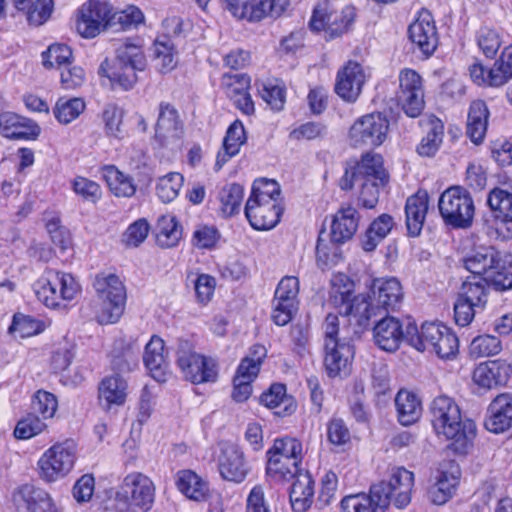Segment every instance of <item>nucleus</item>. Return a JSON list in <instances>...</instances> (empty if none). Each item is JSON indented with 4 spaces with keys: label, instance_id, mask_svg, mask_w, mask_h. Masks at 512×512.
<instances>
[{
    "label": "nucleus",
    "instance_id": "1",
    "mask_svg": "<svg viewBox=\"0 0 512 512\" xmlns=\"http://www.w3.org/2000/svg\"><path fill=\"white\" fill-rule=\"evenodd\" d=\"M464 267L472 274L461 286L459 297L481 307L487 303L488 289H512V256L493 246L480 247L464 258Z\"/></svg>",
    "mask_w": 512,
    "mask_h": 512
},
{
    "label": "nucleus",
    "instance_id": "2",
    "mask_svg": "<svg viewBox=\"0 0 512 512\" xmlns=\"http://www.w3.org/2000/svg\"><path fill=\"white\" fill-rule=\"evenodd\" d=\"M414 475L403 467L392 469L386 479L373 485L369 495H348L340 502L341 512H384L393 503L401 509L411 501Z\"/></svg>",
    "mask_w": 512,
    "mask_h": 512
},
{
    "label": "nucleus",
    "instance_id": "3",
    "mask_svg": "<svg viewBox=\"0 0 512 512\" xmlns=\"http://www.w3.org/2000/svg\"><path fill=\"white\" fill-rule=\"evenodd\" d=\"M431 422L438 435L451 440L450 449L465 455L473 445L476 425L472 420L462 419L459 406L448 396L436 397L430 407Z\"/></svg>",
    "mask_w": 512,
    "mask_h": 512
},
{
    "label": "nucleus",
    "instance_id": "4",
    "mask_svg": "<svg viewBox=\"0 0 512 512\" xmlns=\"http://www.w3.org/2000/svg\"><path fill=\"white\" fill-rule=\"evenodd\" d=\"M388 179L382 156L366 153L355 166L346 168L339 186L342 190L358 186L359 201L365 208L372 209L378 203L380 189L387 184Z\"/></svg>",
    "mask_w": 512,
    "mask_h": 512
},
{
    "label": "nucleus",
    "instance_id": "5",
    "mask_svg": "<svg viewBox=\"0 0 512 512\" xmlns=\"http://www.w3.org/2000/svg\"><path fill=\"white\" fill-rule=\"evenodd\" d=\"M402 299L403 290L397 278H378L373 280L368 296L357 295L348 311L359 314L357 324L367 328L373 318L396 310Z\"/></svg>",
    "mask_w": 512,
    "mask_h": 512
},
{
    "label": "nucleus",
    "instance_id": "6",
    "mask_svg": "<svg viewBox=\"0 0 512 512\" xmlns=\"http://www.w3.org/2000/svg\"><path fill=\"white\" fill-rule=\"evenodd\" d=\"M146 67V58L141 46L126 40L116 49V57L112 63L105 59L98 70L101 76L107 77L112 86L130 90L137 82V71Z\"/></svg>",
    "mask_w": 512,
    "mask_h": 512
},
{
    "label": "nucleus",
    "instance_id": "7",
    "mask_svg": "<svg viewBox=\"0 0 512 512\" xmlns=\"http://www.w3.org/2000/svg\"><path fill=\"white\" fill-rule=\"evenodd\" d=\"M97 298L93 303L96 321L101 324L116 323L122 316L126 302V290L115 274H98L93 283Z\"/></svg>",
    "mask_w": 512,
    "mask_h": 512
},
{
    "label": "nucleus",
    "instance_id": "8",
    "mask_svg": "<svg viewBox=\"0 0 512 512\" xmlns=\"http://www.w3.org/2000/svg\"><path fill=\"white\" fill-rule=\"evenodd\" d=\"M409 345L418 351L434 352L441 359H452L458 353L457 336L445 325L426 322L419 331L417 325L408 330Z\"/></svg>",
    "mask_w": 512,
    "mask_h": 512
},
{
    "label": "nucleus",
    "instance_id": "9",
    "mask_svg": "<svg viewBox=\"0 0 512 512\" xmlns=\"http://www.w3.org/2000/svg\"><path fill=\"white\" fill-rule=\"evenodd\" d=\"M303 447L299 440L291 437L274 440L267 451L266 473L277 480H288L304 473L299 465L302 462Z\"/></svg>",
    "mask_w": 512,
    "mask_h": 512
},
{
    "label": "nucleus",
    "instance_id": "10",
    "mask_svg": "<svg viewBox=\"0 0 512 512\" xmlns=\"http://www.w3.org/2000/svg\"><path fill=\"white\" fill-rule=\"evenodd\" d=\"M154 499V483L140 472L126 475L116 492V501L121 511L146 512L151 509Z\"/></svg>",
    "mask_w": 512,
    "mask_h": 512
},
{
    "label": "nucleus",
    "instance_id": "11",
    "mask_svg": "<svg viewBox=\"0 0 512 512\" xmlns=\"http://www.w3.org/2000/svg\"><path fill=\"white\" fill-rule=\"evenodd\" d=\"M438 208L446 225L455 229H467L472 225L475 206L466 189L460 186L446 189L440 195Z\"/></svg>",
    "mask_w": 512,
    "mask_h": 512
},
{
    "label": "nucleus",
    "instance_id": "12",
    "mask_svg": "<svg viewBox=\"0 0 512 512\" xmlns=\"http://www.w3.org/2000/svg\"><path fill=\"white\" fill-rule=\"evenodd\" d=\"M176 363L183 377L193 384L215 382L218 377L217 363L195 351L188 340H180L176 352Z\"/></svg>",
    "mask_w": 512,
    "mask_h": 512
},
{
    "label": "nucleus",
    "instance_id": "13",
    "mask_svg": "<svg viewBox=\"0 0 512 512\" xmlns=\"http://www.w3.org/2000/svg\"><path fill=\"white\" fill-rule=\"evenodd\" d=\"M76 459V446L73 441L56 443L38 460L40 477L46 482H55L72 471Z\"/></svg>",
    "mask_w": 512,
    "mask_h": 512
},
{
    "label": "nucleus",
    "instance_id": "14",
    "mask_svg": "<svg viewBox=\"0 0 512 512\" xmlns=\"http://www.w3.org/2000/svg\"><path fill=\"white\" fill-rule=\"evenodd\" d=\"M354 18V8L346 6L338 11L324 1L314 8L309 26L313 31H324L327 39H334L350 29Z\"/></svg>",
    "mask_w": 512,
    "mask_h": 512
},
{
    "label": "nucleus",
    "instance_id": "15",
    "mask_svg": "<svg viewBox=\"0 0 512 512\" xmlns=\"http://www.w3.org/2000/svg\"><path fill=\"white\" fill-rule=\"evenodd\" d=\"M389 130V120L381 113H370L358 118L350 127L349 143L355 148L376 147L383 144Z\"/></svg>",
    "mask_w": 512,
    "mask_h": 512
},
{
    "label": "nucleus",
    "instance_id": "16",
    "mask_svg": "<svg viewBox=\"0 0 512 512\" xmlns=\"http://www.w3.org/2000/svg\"><path fill=\"white\" fill-rule=\"evenodd\" d=\"M53 285H63L59 295L64 296V301L74 299L80 292V286L71 274L48 270L34 284L38 300L48 308H57V295L53 292Z\"/></svg>",
    "mask_w": 512,
    "mask_h": 512
},
{
    "label": "nucleus",
    "instance_id": "17",
    "mask_svg": "<svg viewBox=\"0 0 512 512\" xmlns=\"http://www.w3.org/2000/svg\"><path fill=\"white\" fill-rule=\"evenodd\" d=\"M225 4L235 18L259 22L267 17H280L288 0H225Z\"/></svg>",
    "mask_w": 512,
    "mask_h": 512
},
{
    "label": "nucleus",
    "instance_id": "18",
    "mask_svg": "<svg viewBox=\"0 0 512 512\" xmlns=\"http://www.w3.org/2000/svg\"><path fill=\"white\" fill-rule=\"evenodd\" d=\"M398 104L411 118L418 117L424 109V91L420 75L412 69H404L399 74Z\"/></svg>",
    "mask_w": 512,
    "mask_h": 512
},
{
    "label": "nucleus",
    "instance_id": "19",
    "mask_svg": "<svg viewBox=\"0 0 512 512\" xmlns=\"http://www.w3.org/2000/svg\"><path fill=\"white\" fill-rule=\"evenodd\" d=\"M472 81L477 85L500 87L512 79V44L505 47L492 67L474 63L469 68Z\"/></svg>",
    "mask_w": 512,
    "mask_h": 512
},
{
    "label": "nucleus",
    "instance_id": "20",
    "mask_svg": "<svg viewBox=\"0 0 512 512\" xmlns=\"http://www.w3.org/2000/svg\"><path fill=\"white\" fill-rule=\"evenodd\" d=\"M380 317L373 320V338L379 348L393 352L399 348L402 341L405 340L409 344L408 330L411 325H416L415 322L408 320L404 326L396 317L386 314Z\"/></svg>",
    "mask_w": 512,
    "mask_h": 512
},
{
    "label": "nucleus",
    "instance_id": "21",
    "mask_svg": "<svg viewBox=\"0 0 512 512\" xmlns=\"http://www.w3.org/2000/svg\"><path fill=\"white\" fill-rule=\"evenodd\" d=\"M409 39L422 55L431 56L438 46V32L435 21L428 11H422L409 25Z\"/></svg>",
    "mask_w": 512,
    "mask_h": 512
},
{
    "label": "nucleus",
    "instance_id": "22",
    "mask_svg": "<svg viewBox=\"0 0 512 512\" xmlns=\"http://www.w3.org/2000/svg\"><path fill=\"white\" fill-rule=\"evenodd\" d=\"M244 212L255 230H269L280 221L283 207L280 202L257 201L248 198Z\"/></svg>",
    "mask_w": 512,
    "mask_h": 512
},
{
    "label": "nucleus",
    "instance_id": "23",
    "mask_svg": "<svg viewBox=\"0 0 512 512\" xmlns=\"http://www.w3.org/2000/svg\"><path fill=\"white\" fill-rule=\"evenodd\" d=\"M109 18L106 3L90 0L79 9L76 29L84 38H93L99 34L100 28Z\"/></svg>",
    "mask_w": 512,
    "mask_h": 512
},
{
    "label": "nucleus",
    "instance_id": "24",
    "mask_svg": "<svg viewBox=\"0 0 512 512\" xmlns=\"http://www.w3.org/2000/svg\"><path fill=\"white\" fill-rule=\"evenodd\" d=\"M364 83L365 73L362 66L357 62L349 61L338 72L335 92L343 100L354 102L359 97Z\"/></svg>",
    "mask_w": 512,
    "mask_h": 512
},
{
    "label": "nucleus",
    "instance_id": "25",
    "mask_svg": "<svg viewBox=\"0 0 512 512\" xmlns=\"http://www.w3.org/2000/svg\"><path fill=\"white\" fill-rule=\"evenodd\" d=\"M325 357L324 366L330 377L346 376L350 372V366L354 357V347L350 342L343 339V342L331 345L324 344Z\"/></svg>",
    "mask_w": 512,
    "mask_h": 512
},
{
    "label": "nucleus",
    "instance_id": "26",
    "mask_svg": "<svg viewBox=\"0 0 512 512\" xmlns=\"http://www.w3.org/2000/svg\"><path fill=\"white\" fill-rule=\"evenodd\" d=\"M183 133L177 110L169 103H160L155 125V139L161 146L178 141Z\"/></svg>",
    "mask_w": 512,
    "mask_h": 512
},
{
    "label": "nucleus",
    "instance_id": "27",
    "mask_svg": "<svg viewBox=\"0 0 512 512\" xmlns=\"http://www.w3.org/2000/svg\"><path fill=\"white\" fill-rule=\"evenodd\" d=\"M484 425L492 433L500 434L512 427V394L504 393L494 398L488 407Z\"/></svg>",
    "mask_w": 512,
    "mask_h": 512
},
{
    "label": "nucleus",
    "instance_id": "28",
    "mask_svg": "<svg viewBox=\"0 0 512 512\" xmlns=\"http://www.w3.org/2000/svg\"><path fill=\"white\" fill-rule=\"evenodd\" d=\"M511 374L510 364L504 360H493L479 364L473 372V380L480 387L492 389L505 385Z\"/></svg>",
    "mask_w": 512,
    "mask_h": 512
},
{
    "label": "nucleus",
    "instance_id": "29",
    "mask_svg": "<svg viewBox=\"0 0 512 512\" xmlns=\"http://www.w3.org/2000/svg\"><path fill=\"white\" fill-rule=\"evenodd\" d=\"M359 219L360 216L355 207L341 206L331 222V242L342 244L350 240L358 229Z\"/></svg>",
    "mask_w": 512,
    "mask_h": 512
},
{
    "label": "nucleus",
    "instance_id": "30",
    "mask_svg": "<svg viewBox=\"0 0 512 512\" xmlns=\"http://www.w3.org/2000/svg\"><path fill=\"white\" fill-rule=\"evenodd\" d=\"M0 128L9 139L34 140L40 134V127L33 121L12 112L0 114Z\"/></svg>",
    "mask_w": 512,
    "mask_h": 512
},
{
    "label": "nucleus",
    "instance_id": "31",
    "mask_svg": "<svg viewBox=\"0 0 512 512\" xmlns=\"http://www.w3.org/2000/svg\"><path fill=\"white\" fill-rule=\"evenodd\" d=\"M429 207V196L426 190H418L408 197L405 205L406 227L412 237L420 235Z\"/></svg>",
    "mask_w": 512,
    "mask_h": 512
},
{
    "label": "nucleus",
    "instance_id": "32",
    "mask_svg": "<svg viewBox=\"0 0 512 512\" xmlns=\"http://www.w3.org/2000/svg\"><path fill=\"white\" fill-rule=\"evenodd\" d=\"M219 472L225 480L242 482L248 474L243 452L236 446H226L219 457Z\"/></svg>",
    "mask_w": 512,
    "mask_h": 512
},
{
    "label": "nucleus",
    "instance_id": "33",
    "mask_svg": "<svg viewBox=\"0 0 512 512\" xmlns=\"http://www.w3.org/2000/svg\"><path fill=\"white\" fill-rule=\"evenodd\" d=\"M127 381L119 374L105 377L98 387L100 405L109 410L113 406H122L127 398Z\"/></svg>",
    "mask_w": 512,
    "mask_h": 512
},
{
    "label": "nucleus",
    "instance_id": "34",
    "mask_svg": "<svg viewBox=\"0 0 512 512\" xmlns=\"http://www.w3.org/2000/svg\"><path fill=\"white\" fill-rule=\"evenodd\" d=\"M13 499L18 508H25L27 512H52L53 509L49 494L30 484L21 486Z\"/></svg>",
    "mask_w": 512,
    "mask_h": 512
},
{
    "label": "nucleus",
    "instance_id": "35",
    "mask_svg": "<svg viewBox=\"0 0 512 512\" xmlns=\"http://www.w3.org/2000/svg\"><path fill=\"white\" fill-rule=\"evenodd\" d=\"M425 136L418 144L416 151L422 157H433L439 151L444 137V124L434 115L423 120Z\"/></svg>",
    "mask_w": 512,
    "mask_h": 512
},
{
    "label": "nucleus",
    "instance_id": "36",
    "mask_svg": "<svg viewBox=\"0 0 512 512\" xmlns=\"http://www.w3.org/2000/svg\"><path fill=\"white\" fill-rule=\"evenodd\" d=\"M488 118L489 110L486 103L480 99L472 101L468 111L466 135L476 145L484 140Z\"/></svg>",
    "mask_w": 512,
    "mask_h": 512
},
{
    "label": "nucleus",
    "instance_id": "37",
    "mask_svg": "<svg viewBox=\"0 0 512 512\" xmlns=\"http://www.w3.org/2000/svg\"><path fill=\"white\" fill-rule=\"evenodd\" d=\"M459 479L460 470L456 465H451L449 471L440 470L436 482L428 491L432 502L437 505L447 502L455 492Z\"/></svg>",
    "mask_w": 512,
    "mask_h": 512
},
{
    "label": "nucleus",
    "instance_id": "38",
    "mask_svg": "<svg viewBox=\"0 0 512 512\" xmlns=\"http://www.w3.org/2000/svg\"><path fill=\"white\" fill-rule=\"evenodd\" d=\"M353 292L354 283L349 279L348 276L339 273L332 277L331 289L329 292L330 300L336 307L343 308V312L346 315L354 317L357 321L359 319V314L348 311L349 306L353 304L355 298L357 297H352Z\"/></svg>",
    "mask_w": 512,
    "mask_h": 512
},
{
    "label": "nucleus",
    "instance_id": "39",
    "mask_svg": "<svg viewBox=\"0 0 512 512\" xmlns=\"http://www.w3.org/2000/svg\"><path fill=\"white\" fill-rule=\"evenodd\" d=\"M294 477L289 495L291 506L294 512H305L313 501L314 481L307 471Z\"/></svg>",
    "mask_w": 512,
    "mask_h": 512
},
{
    "label": "nucleus",
    "instance_id": "40",
    "mask_svg": "<svg viewBox=\"0 0 512 512\" xmlns=\"http://www.w3.org/2000/svg\"><path fill=\"white\" fill-rule=\"evenodd\" d=\"M143 361L154 379L164 380L167 363L164 355V341L159 336H152L146 344Z\"/></svg>",
    "mask_w": 512,
    "mask_h": 512
},
{
    "label": "nucleus",
    "instance_id": "41",
    "mask_svg": "<svg viewBox=\"0 0 512 512\" xmlns=\"http://www.w3.org/2000/svg\"><path fill=\"white\" fill-rule=\"evenodd\" d=\"M15 9L25 15L33 26L43 25L51 17L54 9L53 0H12Z\"/></svg>",
    "mask_w": 512,
    "mask_h": 512
},
{
    "label": "nucleus",
    "instance_id": "42",
    "mask_svg": "<svg viewBox=\"0 0 512 512\" xmlns=\"http://www.w3.org/2000/svg\"><path fill=\"white\" fill-rule=\"evenodd\" d=\"M487 203L495 219L502 223L512 224V193L501 188H494L489 192ZM506 230L507 233L503 237H512V225L507 227Z\"/></svg>",
    "mask_w": 512,
    "mask_h": 512
},
{
    "label": "nucleus",
    "instance_id": "43",
    "mask_svg": "<svg viewBox=\"0 0 512 512\" xmlns=\"http://www.w3.org/2000/svg\"><path fill=\"white\" fill-rule=\"evenodd\" d=\"M176 486L182 494L194 501H204L209 494L208 484L191 470L177 473Z\"/></svg>",
    "mask_w": 512,
    "mask_h": 512
},
{
    "label": "nucleus",
    "instance_id": "44",
    "mask_svg": "<svg viewBox=\"0 0 512 512\" xmlns=\"http://www.w3.org/2000/svg\"><path fill=\"white\" fill-rule=\"evenodd\" d=\"M395 405L399 422L404 426L415 423L421 416V402L412 392L400 390L395 397Z\"/></svg>",
    "mask_w": 512,
    "mask_h": 512
},
{
    "label": "nucleus",
    "instance_id": "45",
    "mask_svg": "<svg viewBox=\"0 0 512 512\" xmlns=\"http://www.w3.org/2000/svg\"><path fill=\"white\" fill-rule=\"evenodd\" d=\"M103 176L116 197L130 198L136 192V185L131 176L124 174L115 166H106Z\"/></svg>",
    "mask_w": 512,
    "mask_h": 512
},
{
    "label": "nucleus",
    "instance_id": "46",
    "mask_svg": "<svg viewBox=\"0 0 512 512\" xmlns=\"http://www.w3.org/2000/svg\"><path fill=\"white\" fill-rule=\"evenodd\" d=\"M393 218L388 214H382L376 218L367 229L363 239L362 247L365 251H373L378 244L390 233L393 228Z\"/></svg>",
    "mask_w": 512,
    "mask_h": 512
},
{
    "label": "nucleus",
    "instance_id": "47",
    "mask_svg": "<svg viewBox=\"0 0 512 512\" xmlns=\"http://www.w3.org/2000/svg\"><path fill=\"white\" fill-rule=\"evenodd\" d=\"M156 242L162 248H171L178 244L182 230L174 217L161 216L156 225Z\"/></svg>",
    "mask_w": 512,
    "mask_h": 512
},
{
    "label": "nucleus",
    "instance_id": "48",
    "mask_svg": "<svg viewBox=\"0 0 512 512\" xmlns=\"http://www.w3.org/2000/svg\"><path fill=\"white\" fill-rule=\"evenodd\" d=\"M44 329L45 325L41 320L24 314H15L8 332L15 338H26L39 334Z\"/></svg>",
    "mask_w": 512,
    "mask_h": 512
},
{
    "label": "nucleus",
    "instance_id": "49",
    "mask_svg": "<svg viewBox=\"0 0 512 512\" xmlns=\"http://www.w3.org/2000/svg\"><path fill=\"white\" fill-rule=\"evenodd\" d=\"M85 109L81 98H60L53 109L55 118L62 124H68L79 117Z\"/></svg>",
    "mask_w": 512,
    "mask_h": 512
},
{
    "label": "nucleus",
    "instance_id": "50",
    "mask_svg": "<svg viewBox=\"0 0 512 512\" xmlns=\"http://www.w3.org/2000/svg\"><path fill=\"white\" fill-rule=\"evenodd\" d=\"M184 178L180 173L171 172L159 178L156 193L164 203L173 201L183 186Z\"/></svg>",
    "mask_w": 512,
    "mask_h": 512
},
{
    "label": "nucleus",
    "instance_id": "51",
    "mask_svg": "<svg viewBox=\"0 0 512 512\" xmlns=\"http://www.w3.org/2000/svg\"><path fill=\"white\" fill-rule=\"evenodd\" d=\"M244 190L239 184L233 183L225 186L220 194L221 211L225 216H232L240 211Z\"/></svg>",
    "mask_w": 512,
    "mask_h": 512
},
{
    "label": "nucleus",
    "instance_id": "52",
    "mask_svg": "<svg viewBox=\"0 0 512 512\" xmlns=\"http://www.w3.org/2000/svg\"><path fill=\"white\" fill-rule=\"evenodd\" d=\"M57 408L58 401L54 394L45 390H38L34 394L31 402L32 413L38 417L41 416V419L47 420L52 418Z\"/></svg>",
    "mask_w": 512,
    "mask_h": 512
},
{
    "label": "nucleus",
    "instance_id": "53",
    "mask_svg": "<svg viewBox=\"0 0 512 512\" xmlns=\"http://www.w3.org/2000/svg\"><path fill=\"white\" fill-rule=\"evenodd\" d=\"M260 402L270 409L280 408L284 404L283 413H291L293 410L292 401L286 394V386L280 383L271 385L269 390L261 395Z\"/></svg>",
    "mask_w": 512,
    "mask_h": 512
},
{
    "label": "nucleus",
    "instance_id": "54",
    "mask_svg": "<svg viewBox=\"0 0 512 512\" xmlns=\"http://www.w3.org/2000/svg\"><path fill=\"white\" fill-rule=\"evenodd\" d=\"M475 39L478 48L487 58H493L502 45L500 33L489 27H481L477 31Z\"/></svg>",
    "mask_w": 512,
    "mask_h": 512
},
{
    "label": "nucleus",
    "instance_id": "55",
    "mask_svg": "<svg viewBox=\"0 0 512 512\" xmlns=\"http://www.w3.org/2000/svg\"><path fill=\"white\" fill-rule=\"evenodd\" d=\"M469 350L473 357H489L498 354L502 350V344L496 336L479 335L472 340Z\"/></svg>",
    "mask_w": 512,
    "mask_h": 512
},
{
    "label": "nucleus",
    "instance_id": "56",
    "mask_svg": "<svg viewBox=\"0 0 512 512\" xmlns=\"http://www.w3.org/2000/svg\"><path fill=\"white\" fill-rule=\"evenodd\" d=\"M72 50L65 44H53L42 53L43 65L47 68L56 67L62 70L70 64Z\"/></svg>",
    "mask_w": 512,
    "mask_h": 512
},
{
    "label": "nucleus",
    "instance_id": "57",
    "mask_svg": "<svg viewBox=\"0 0 512 512\" xmlns=\"http://www.w3.org/2000/svg\"><path fill=\"white\" fill-rule=\"evenodd\" d=\"M281 190L279 184L271 179L254 181L249 199L266 202H280Z\"/></svg>",
    "mask_w": 512,
    "mask_h": 512
},
{
    "label": "nucleus",
    "instance_id": "58",
    "mask_svg": "<svg viewBox=\"0 0 512 512\" xmlns=\"http://www.w3.org/2000/svg\"><path fill=\"white\" fill-rule=\"evenodd\" d=\"M44 421L34 413L28 414L25 418L18 421L14 430L15 437L18 439H29L42 433L47 428Z\"/></svg>",
    "mask_w": 512,
    "mask_h": 512
},
{
    "label": "nucleus",
    "instance_id": "59",
    "mask_svg": "<svg viewBox=\"0 0 512 512\" xmlns=\"http://www.w3.org/2000/svg\"><path fill=\"white\" fill-rule=\"evenodd\" d=\"M154 54L156 65L161 73H167L176 66L173 44L170 39L164 41L156 40L154 43Z\"/></svg>",
    "mask_w": 512,
    "mask_h": 512
},
{
    "label": "nucleus",
    "instance_id": "60",
    "mask_svg": "<svg viewBox=\"0 0 512 512\" xmlns=\"http://www.w3.org/2000/svg\"><path fill=\"white\" fill-rule=\"evenodd\" d=\"M73 191L83 200L96 203L102 196L101 187L95 181L78 176L72 181Z\"/></svg>",
    "mask_w": 512,
    "mask_h": 512
},
{
    "label": "nucleus",
    "instance_id": "61",
    "mask_svg": "<svg viewBox=\"0 0 512 512\" xmlns=\"http://www.w3.org/2000/svg\"><path fill=\"white\" fill-rule=\"evenodd\" d=\"M123 110L114 104H108L103 110V121L106 132L110 136L120 138L122 136Z\"/></svg>",
    "mask_w": 512,
    "mask_h": 512
},
{
    "label": "nucleus",
    "instance_id": "62",
    "mask_svg": "<svg viewBox=\"0 0 512 512\" xmlns=\"http://www.w3.org/2000/svg\"><path fill=\"white\" fill-rule=\"evenodd\" d=\"M220 238L214 226L201 225L193 233V245L199 249H212Z\"/></svg>",
    "mask_w": 512,
    "mask_h": 512
},
{
    "label": "nucleus",
    "instance_id": "63",
    "mask_svg": "<svg viewBox=\"0 0 512 512\" xmlns=\"http://www.w3.org/2000/svg\"><path fill=\"white\" fill-rule=\"evenodd\" d=\"M223 86L225 93L229 98L247 92L250 86V77L246 74H225L223 77Z\"/></svg>",
    "mask_w": 512,
    "mask_h": 512
},
{
    "label": "nucleus",
    "instance_id": "64",
    "mask_svg": "<svg viewBox=\"0 0 512 512\" xmlns=\"http://www.w3.org/2000/svg\"><path fill=\"white\" fill-rule=\"evenodd\" d=\"M245 512H272L262 485H255L246 499Z\"/></svg>",
    "mask_w": 512,
    "mask_h": 512
}]
</instances>
